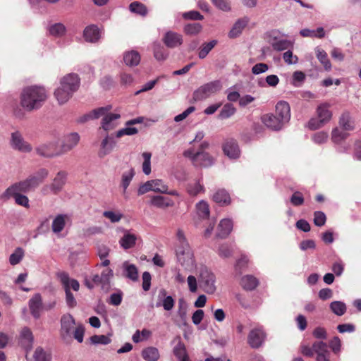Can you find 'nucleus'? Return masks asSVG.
<instances>
[{
	"label": "nucleus",
	"instance_id": "obj_10",
	"mask_svg": "<svg viewBox=\"0 0 361 361\" xmlns=\"http://www.w3.org/2000/svg\"><path fill=\"white\" fill-rule=\"evenodd\" d=\"M274 50L277 51H281L288 50L293 46V42L290 40L281 38L279 36V33L276 30H273L270 34L269 41Z\"/></svg>",
	"mask_w": 361,
	"mask_h": 361
},
{
	"label": "nucleus",
	"instance_id": "obj_53",
	"mask_svg": "<svg viewBox=\"0 0 361 361\" xmlns=\"http://www.w3.org/2000/svg\"><path fill=\"white\" fill-rule=\"evenodd\" d=\"M173 354L180 361L188 359L185 347L184 344L180 341H179L178 343L174 347Z\"/></svg>",
	"mask_w": 361,
	"mask_h": 361
},
{
	"label": "nucleus",
	"instance_id": "obj_31",
	"mask_svg": "<svg viewBox=\"0 0 361 361\" xmlns=\"http://www.w3.org/2000/svg\"><path fill=\"white\" fill-rule=\"evenodd\" d=\"M33 339V335L30 329L27 327H24L20 332V342L27 351L32 348Z\"/></svg>",
	"mask_w": 361,
	"mask_h": 361
},
{
	"label": "nucleus",
	"instance_id": "obj_21",
	"mask_svg": "<svg viewBox=\"0 0 361 361\" xmlns=\"http://www.w3.org/2000/svg\"><path fill=\"white\" fill-rule=\"evenodd\" d=\"M80 137L78 133H71L66 135L63 140L61 145V152L62 154L71 151L77 146L80 141Z\"/></svg>",
	"mask_w": 361,
	"mask_h": 361
},
{
	"label": "nucleus",
	"instance_id": "obj_63",
	"mask_svg": "<svg viewBox=\"0 0 361 361\" xmlns=\"http://www.w3.org/2000/svg\"><path fill=\"white\" fill-rule=\"evenodd\" d=\"M314 353L317 355L326 354L330 351L328 350V345L324 341H316L313 343Z\"/></svg>",
	"mask_w": 361,
	"mask_h": 361
},
{
	"label": "nucleus",
	"instance_id": "obj_1",
	"mask_svg": "<svg viewBox=\"0 0 361 361\" xmlns=\"http://www.w3.org/2000/svg\"><path fill=\"white\" fill-rule=\"evenodd\" d=\"M47 92L43 87L34 85L23 89L20 95V104L27 111L40 108L47 99Z\"/></svg>",
	"mask_w": 361,
	"mask_h": 361
},
{
	"label": "nucleus",
	"instance_id": "obj_40",
	"mask_svg": "<svg viewBox=\"0 0 361 361\" xmlns=\"http://www.w3.org/2000/svg\"><path fill=\"white\" fill-rule=\"evenodd\" d=\"M142 357L146 361H157L160 355L157 348L147 347L142 350Z\"/></svg>",
	"mask_w": 361,
	"mask_h": 361
},
{
	"label": "nucleus",
	"instance_id": "obj_43",
	"mask_svg": "<svg viewBox=\"0 0 361 361\" xmlns=\"http://www.w3.org/2000/svg\"><path fill=\"white\" fill-rule=\"evenodd\" d=\"M300 34L304 37L323 38L325 35V32L322 27H319L316 30H311L308 28L302 29L300 31Z\"/></svg>",
	"mask_w": 361,
	"mask_h": 361
},
{
	"label": "nucleus",
	"instance_id": "obj_25",
	"mask_svg": "<svg viewBox=\"0 0 361 361\" xmlns=\"http://www.w3.org/2000/svg\"><path fill=\"white\" fill-rule=\"evenodd\" d=\"M120 118L121 115L119 114L108 113L102 119V128L106 132L114 129L117 126L116 121Z\"/></svg>",
	"mask_w": 361,
	"mask_h": 361
},
{
	"label": "nucleus",
	"instance_id": "obj_16",
	"mask_svg": "<svg viewBox=\"0 0 361 361\" xmlns=\"http://www.w3.org/2000/svg\"><path fill=\"white\" fill-rule=\"evenodd\" d=\"M116 147V141L113 135H106L102 140L98 156L104 158L113 152Z\"/></svg>",
	"mask_w": 361,
	"mask_h": 361
},
{
	"label": "nucleus",
	"instance_id": "obj_9",
	"mask_svg": "<svg viewBox=\"0 0 361 361\" xmlns=\"http://www.w3.org/2000/svg\"><path fill=\"white\" fill-rule=\"evenodd\" d=\"M267 338V334L262 327L252 329L247 336V343L252 348L257 349L262 346Z\"/></svg>",
	"mask_w": 361,
	"mask_h": 361
},
{
	"label": "nucleus",
	"instance_id": "obj_11",
	"mask_svg": "<svg viewBox=\"0 0 361 361\" xmlns=\"http://www.w3.org/2000/svg\"><path fill=\"white\" fill-rule=\"evenodd\" d=\"M222 149L224 154L230 159L236 160L241 154L238 143L234 139L226 140L222 146Z\"/></svg>",
	"mask_w": 361,
	"mask_h": 361
},
{
	"label": "nucleus",
	"instance_id": "obj_58",
	"mask_svg": "<svg viewBox=\"0 0 361 361\" xmlns=\"http://www.w3.org/2000/svg\"><path fill=\"white\" fill-rule=\"evenodd\" d=\"M202 26L200 23H188L184 27V32L188 35H196L200 32Z\"/></svg>",
	"mask_w": 361,
	"mask_h": 361
},
{
	"label": "nucleus",
	"instance_id": "obj_5",
	"mask_svg": "<svg viewBox=\"0 0 361 361\" xmlns=\"http://www.w3.org/2000/svg\"><path fill=\"white\" fill-rule=\"evenodd\" d=\"M57 140L47 141L36 147L37 154L45 158H53L62 155L61 149H58Z\"/></svg>",
	"mask_w": 361,
	"mask_h": 361
},
{
	"label": "nucleus",
	"instance_id": "obj_29",
	"mask_svg": "<svg viewBox=\"0 0 361 361\" xmlns=\"http://www.w3.org/2000/svg\"><path fill=\"white\" fill-rule=\"evenodd\" d=\"M232 229V221L230 219H224L218 225L216 236L220 238H225L230 234Z\"/></svg>",
	"mask_w": 361,
	"mask_h": 361
},
{
	"label": "nucleus",
	"instance_id": "obj_34",
	"mask_svg": "<svg viewBox=\"0 0 361 361\" xmlns=\"http://www.w3.org/2000/svg\"><path fill=\"white\" fill-rule=\"evenodd\" d=\"M259 280L253 275L247 274L241 278L240 285L246 290H253L259 285Z\"/></svg>",
	"mask_w": 361,
	"mask_h": 361
},
{
	"label": "nucleus",
	"instance_id": "obj_32",
	"mask_svg": "<svg viewBox=\"0 0 361 361\" xmlns=\"http://www.w3.org/2000/svg\"><path fill=\"white\" fill-rule=\"evenodd\" d=\"M213 164V159L209 153L202 151H197V156L194 164L195 166L209 167Z\"/></svg>",
	"mask_w": 361,
	"mask_h": 361
},
{
	"label": "nucleus",
	"instance_id": "obj_36",
	"mask_svg": "<svg viewBox=\"0 0 361 361\" xmlns=\"http://www.w3.org/2000/svg\"><path fill=\"white\" fill-rule=\"evenodd\" d=\"M137 236L135 234L126 231L120 239L119 243L124 250L132 248L136 243Z\"/></svg>",
	"mask_w": 361,
	"mask_h": 361
},
{
	"label": "nucleus",
	"instance_id": "obj_18",
	"mask_svg": "<svg viewBox=\"0 0 361 361\" xmlns=\"http://www.w3.org/2000/svg\"><path fill=\"white\" fill-rule=\"evenodd\" d=\"M30 314L35 319H39L43 310L42 298L39 293H35L28 302Z\"/></svg>",
	"mask_w": 361,
	"mask_h": 361
},
{
	"label": "nucleus",
	"instance_id": "obj_12",
	"mask_svg": "<svg viewBox=\"0 0 361 361\" xmlns=\"http://www.w3.org/2000/svg\"><path fill=\"white\" fill-rule=\"evenodd\" d=\"M75 324V319L71 314H63L61 317V335L63 339L71 337Z\"/></svg>",
	"mask_w": 361,
	"mask_h": 361
},
{
	"label": "nucleus",
	"instance_id": "obj_22",
	"mask_svg": "<svg viewBox=\"0 0 361 361\" xmlns=\"http://www.w3.org/2000/svg\"><path fill=\"white\" fill-rule=\"evenodd\" d=\"M11 186L13 190L17 188L23 193H27L30 191L35 190L39 185L36 183V180L30 175L26 179L16 182L12 184Z\"/></svg>",
	"mask_w": 361,
	"mask_h": 361
},
{
	"label": "nucleus",
	"instance_id": "obj_48",
	"mask_svg": "<svg viewBox=\"0 0 361 361\" xmlns=\"http://www.w3.org/2000/svg\"><path fill=\"white\" fill-rule=\"evenodd\" d=\"M166 291L164 289H161L159 291V298L164 297L161 305L163 306V307L165 310L170 311L174 307L175 300L172 298V296H171V295L166 296Z\"/></svg>",
	"mask_w": 361,
	"mask_h": 361
},
{
	"label": "nucleus",
	"instance_id": "obj_7",
	"mask_svg": "<svg viewBox=\"0 0 361 361\" xmlns=\"http://www.w3.org/2000/svg\"><path fill=\"white\" fill-rule=\"evenodd\" d=\"M25 193L22 192L21 190H18V189L13 190L12 189V186L10 185L1 195V198L3 200H9L11 198H13L16 204L18 205L29 207V199L28 197L24 195Z\"/></svg>",
	"mask_w": 361,
	"mask_h": 361
},
{
	"label": "nucleus",
	"instance_id": "obj_50",
	"mask_svg": "<svg viewBox=\"0 0 361 361\" xmlns=\"http://www.w3.org/2000/svg\"><path fill=\"white\" fill-rule=\"evenodd\" d=\"M25 251L22 247H18L16 248L14 252L9 257V263L12 266L19 264L23 259Z\"/></svg>",
	"mask_w": 361,
	"mask_h": 361
},
{
	"label": "nucleus",
	"instance_id": "obj_3",
	"mask_svg": "<svg viewBox=\"0 0 361 361\" xmlns=\"http://www.w3.org/2000/svg\"><path fill=\"white\" fill-rule=\"evenodd\" d=\"M330 107L331 105L327 102L319 104L316 109L317 116L310 118L307 125V128L311 130H315L328 123L332 118Z\"/></svg>",
	"mask_w": 361,
	"mask_h": 361
},
{
	"label": "nucleus",
	"instance_id": "obj_52",
	"mask_svg": "<svg viewBox=\"0 0 361 361\" xmlns=\"http://www.w3.org/2000/svg\"><path fill=\"white\" fill-rule=\"evenodd\" d=\"M129 9L132 13L140 16H145L147 13V7L140 1H133L129 6Z\"/></svg>",
	"mask_w": 361,
	"mask_h": 361
},
{
	"label": "nucleus",
	"instance_id": "obj_30",
	"mask_svg": "<svg viewBox=\"0 0 361 361\" xmlns=\"http://www.w3.org/2000/svg\"><path fill=\"white\" fill-rule=\"evenodd\" d=\"M66 27L61 23H50L47 26V32L50 36L55 38H61L66 33Z\"/></svg>",
	"mask_w": 361,
	"mask_h": 361
},
{
	"label": "nucleus",
	"instance_id": "obj_2",
	"mask_svg": "<svg viewBox=\"0 0 361 361\" xmlns=\"http://www.w3.org/2000/svg\"><path fill=\"white\" fill-rule=\"evenodd\" d=\"M177 238L178 243L175 249L177 262L185 269L190 270L195 267L193 251L181 230L178 231Z\"/></svg>",
	"mask_w": 361,
	"mask_h": 361
},
{
	"label": "nucleus",
	"instance_id": "obj_61",
	"mask_svg": "<svg viewBox=\"0 0 361 361\" xmlns=\"http://www.w3.org/2000/svg\"><path fill=\"white\" fill-rule=\"evenodd\" d=\"M290 202L294 207L302 206L305 202L303 194L300 191H295L290 197Z\"/></svg>",
	"mask_w": 361,
	"mask_h": 361
},
{
	"label": "nucleus",
	"instance_id": "obj_57",
	"mask_svg": "<svg viewBox=\"0 0 361 361\" xmlns=\"http://www.w3.org/2000/svg\"><path fill=\"white\" fill-rule=\"evenodd\" d=\"M34 361H51V355L42 348L37 347L33 355Z\"/></svg>",
	"mask_w": 361,
	"mask_h": 361
},
{
	"label": "nucleus",
	"instance_id": "obj_41",
	"mask_svg": "<svg viewBox=\"0 0 361 361\" xmlns=\"http://www.w3.org/2000/svg\"><path fill=\"white\" fill-rule=\"evenodd\" d=\"M173 202L167 197L156 195L151 199V204L158 208H166L172 206Z\"/></svg>",
	"mask_w": 361,
	"mask_h": 361
},
{
	"label": "nucleus",
	"instance_id": "obj_28",
	"mask_svg": "<svg viewBox=\"0 0 361 361\" xmlns=\"http://www.w3.org/2000/svg\"><path fill=\"white\" fill-rule=\"evenodd\" d=\"M212 200L222 207L227 206L231 202L230 195L225 189H218L215 191L212 195Z\"/></svg>",
	"mask_w": 361,
	"mask_h": 361
},
{
	"label": "nucleus",
	"instance_id": "obj_13",
	"mask_svg": "<svg viewBox=\"0 0 361 361\" xmlns=\"http://www.w3.org/2000/svg\"><path fill=\"white\" fill-rule=\"evenodd\" d=\"M162 42L166 47L169 49H175L183 44V39L182 35L173 32L167 31L162 37Z\"/></svg>",
	"mask_w": 361,
	"mask_h": 361
},
{
	"label": "nucleus",
	"instance_id": "obj_59",
	"mask_svg": "<svg viewBox=\"0 0 361 361\" xmlns=\"http://www.w3.org/2000/svg\"><path fill=\"white\" fill-rule=\"evenodd\" d=\"M335 355H338L341 351L342 343L338 336H334L327 344Z\"/></svg>",
	"mask_w": 361,
	"mask_h": 361
},
{
	"label": "nucleus",
	"instance_id": "obj_55",
	"mask_svg": "<svg viewBox=\"0 0 361 361\" xmlns=\"http://www.w3.org/2000/svg\"><path fill=\"white\" fill-rule=\"evenodd\" d=\"M53 1H30V7L35 13H44L47 11L48 3Z\"/></svg>",
	"mask_w": 361,
	"mask_h": 361
},
{
	"label": "nucleus",
	"instance_id": "obj_47",
	"mask_svg": "<svg viewBox=\"0 0 361 361\" xmlns=\"http://www.w3.org/2000/svg\"><path fill=\"white\" fill-rule=\"evenodd\" d=\"M135 174V173L133 168H130L128 171H124L122 173L121 186L123 188V192H126Z\"/></svg>",
	"mask_w": 361,
	"mask_h": 361
},
{
	"label": "nucleus",
	"instance_id": "obj_44",
	"mask_svg": "<svg viewBox=\"0 0 361 361\" xmlns=\"http://www.w3.org/2000/svg\"><path fill=\"white\" fill-rule=\"evenodd\" d=\"M236 112V109L231 103L225 104L219 114V119H227L231 117Z\"/></svg>",
	"mask_w": 361,
	"mask_h": 361
},
{
	"label": "nucleus",
	"instance_id": "obj_19",
	"mask_svg": "<svg viewBox=\"0 0 361 361\" xmlns=\"http://www.w3.org/2000/svg\"><path fill=\"white\" fill-rule=\"evenodd\" d=\"M262 121L268 128L274 131L281 130L285 125L275 114L263 115Z\"/></svg>",
	"mask_w": 361,
	"mask_h": 361
},
{
	"label": "nucleus",
	"instance_id": "obj_33",
	"mask_svg": "<svg viewBox=\"0 0 361 361\" xmlns=\"http://www.w3.org/2000/svg\"><path fill=\"white\" fill-rule=\"evenodd\" d=\"M73 95V93L61 85L54 91V96L59 104L66 103Z\"/></svg>",
	"mask_w": 361,
	"mask_h": 361
},
{
	"label": "nucleus",
	"instance_id": "obj_20",
	"mask_svg": "<svg viewBox=\"0 0 361 361\" xmlns=\"http://www.w3.org/2000/svg\"><path fill=\"white\" fill-rule=\"evenodd\" d=\"M67 177L68 173L65 171H59L56 173L51 184L49 185V188L52 193L57 195L63 190L66 183Z\"/></svg>",
	"mask_w": 361,
	"mask_h": 361
},
{
	"label": "nucleus",
	"instance_id": "obj_8",
	"mask_svg": "<svg viewBox=\"0 0 361 361\" xmlns=\"http://www.w3.org/2000/svg\"><path fill=\"white\" fill-rule=\"evenodd\" d=\"M149 191L162 193L166 192V185L160 179L150 180L140 185L137 194L142 195Z\"/></svg>",
	"mask_w": 361,
	"mask_h": 361
},
{
	"label": "nucleus",
	"instance_id": "obj_46",
	"mask_svg": "<svg viewBox=\"0 0 361 361\" xmlns=\"http://www.w3.org/2000/svg\"><path fill=\"white\" fill-rule=\"evenodd\" d=\"M102 289L108 290L110 286V280L114 276V271L111 269H106L101 273Z\"/></svg>",
	"mask_w": 361,
	"mask_h": 361
},
{
	"label": "nucleus",
	"instance_id": "obj_64",
	"mask_svg": "<svg viewBox=\"0 0 361 361\" xmlns=\"http://www.w3.org/2000/svg\"><path fill=\"white\" fill-rule=\"evenodd\" d=\"M90 340L94 345H107L111 342V338L106 335H94L90 338Z\"/></svg>",
	"mask_w": 361,
	"mask_h": 361
},
{
	"label": "nucleus",
	"instance_id": "obj_15",
	"mask_svg": "<svg viewBox=\"0 0 361 361\" xmlns=\"http://www.w3.org/2000/svg\"><path fill=\"white\" fill-rule=\"evenodd\" d=\"M11 145L13 149L23 152H30L32 150L31 145L24 140L19 131L11 133Z\"/></svg>",
	"mask_w": 361,
	"mask_h": 361
},
{
	"label": "nucleus",
	"instance_id": "obj_17",
	"mask_svg": "<svg viewBox=\"0 0 361 361\" xmlns=\"http://www.w3.org/2000/svg\"><path fill=\"white\" fill-rule=\"evenodd\" d=\"M278 118L284 123L289 122L290 119V107L286 101H279L275 106V113Z\"/></svg>",
	"mask_w": 361,
	"mask_h": 361
},
{
	"label": "nucleus",
	"instance_id": "obj_26",
	"mask_svg": "<svg viewBox=\"0 0 361 361\" xmlns=\"http://www.w3.org/2000/svg\"><path fill=\"white\" fill-rule=\"evenodd\" d=\"M123 276L132 281L138 280V270L137 267L130 264L128 261H125L122 264Z\"/></svg>",
	"mask_w": 361,
	"mask_h": 361
},
{
	"label": "nucleus",
	"instance_id": "obj_54",
	"mask_svg": "<svg viewBox=\"0 0 361 361\" xmlns=\"http://www.w3.org/2000/svg\"><path fill=\"white\" fill-rule=\"evenodd\" d=\"M196 209L198 215L202 219H207L209 216V208L207 202L204 200L200 201L196 204Z\"/></svg>",
	"mask_w": 361,
	"mask_h": 361
},
{
	"label": "nucleus",
	"instance_id": "obj_27",
	"mask_svg": "<svg viewBox=\"0 0 361 361\" xmlns=\"http://www.w3.org/2000/svg\"><path fill=\"white\" fill-rule=\"evenodd\" d=\"M249 20L250 19L247 17H244L237 20L228 32L229 38L234 39L240 36L243 29L249 23Z\"/></svg>",
	"mask_w": 361,
	"mask_h": 361
},
{
	"label": "nucleus",
	"instance_id": "obj_37",
	"mask_svg": "<svg viewBox=\"0 0 361 361\" xmlns=\"http://www.w3.org/2000/svg\"><path fill=\"white\" fill-rule=\"evenodd\" d=\"M123 61L128 66H136L140 61V56L135 50L126 51L123 54Z\"/></svg>",
	"mask_w": 361,
	"mask_h": 361
},
{
	"label": "nucleus",
	"instance_id": "obj_14",
	"mask_svg": "<svg viewBox=\"0 0 361 361\" xmlns=\"http://www.w3.org/2000/svg\"><path fill=\"white\" fill-rule=\"evenodd\" d=\"M60 85L74 94L80 87V78L76 73H68L61 79Z\"/></svg>",
	"mask_w": 361,
	"mask_h": 361
},
{
	"label": "nucleus",
	"instance_id": "obj_42",
	"mask_svg": "<svg viewBox=\"0 0 361 361\" xmlns=\"http://www.w3.org/2000/svg\"><path fill=\"white\" fill-rule=\"evenodd\" d=\"M218 44L216 39H212L208 42H204L202 44L198 52V57L200 59H204L207 57L209 53Z\"/></svg>",
	"mask_w": 361,
	"mask_h": 361
},
{
	"label": "nucleus",
	"instance_id": "obj_23",
	"mask_svg": "<svg viewBox=\"0 0 361 361\" xmlns=\"http://www.w3.org/2000/svg\"><path fill=\"white\" fill-rule=\"evenodd\" d=\"M83 37L88 42L95 43L101 37V30L95 25H88L83 31Z\"/></svg>",
	"mask_w": 361,
	"mask_h": 361
},
{
	"label": "nucleus",
	"instance_id": "obj_4",
	"mask_svg": "<svg viewBox=\"0 0 361 361\" xmlns=\"http://www.w3.org/2000/svg\"><path fill=\"white\" fill-rule=\"evenodd\" d=\"M222 88V83L219 80H215L205 83L193 92L192 99L195 102L205 100L212 94L219 92Z\"/></svg>",
	"mask_w": 361,
	"mask_h": 361
},
{
	"label": "nucleus",
	"instance_id": "obj_45",
	"mask_svg": "<svg viewBox=\"0 0 361 361\" xmlns=\"http://www.w3.org/2000/svg\"><path fill=\"white\" fill-rule=\"evenodd\" d=\"M347 130H343V129H339L338 128H335L333 129L331 133V140L332 142L336 145H339L342 141L345 140L349 135V133L346 132Z\"/></svg>",
	"mask_w": 361,
	"mask_h": 361
},
{
	"label": "nucleus",
	"instance_id": "obj_51",
	"mask_svg": "<svg viewBox=\"0 0 361 361\" xmlns=\"http://www.w3.org/2000/svg\"><path fill=\"white\" fill-rule=\"evenodd\" d=\"M339 126L343 130H352L354 128L348 113H343L339 119Z\"/></svg>",
	"mask_w": 361,
	"mask_h": 361
},
{
	"label": "nucleus",
	"instance_id": "obj_24",
	"mask_svg": "<svg viewBox=\"0 0 361 361\" xmlns=\"http://www.w3.org/2000/svg\"><path fill=\"white\" fill-rule=\"evenodd\" d=\"M57 277L60 280L63 288L68 286V289H73L74 291H78L80 288L79 282L74 279H71L69 274L65 271H61L57 273Z\"/></svg>",
	"mask_w": 361,
	"mask_h": 361
},
{
	"label": "nucleus",
	"instance_id": "obj_39",
	"mask_svg": "<svg viewBox=\"0 0 361 361\" xmlns=\"http://www.w3.org/2000/svg\"><path fill=\"white\" fill-rule=\"evenodd\" d=\"M154 56L159 61H166L169 55L167 49L161 44H155L153 48Z\"/></svg>",
	"mask_w": 361,
	"mask_h": 361
},
{
	"label": "nucleus",
	"instance_id": "obj_62",
	"mask_svg": "<svg viewBox=\"0 0 361 361\" xmlns=\"http://www.w3.org/2000/svg\"><path fill=\"white\" fill-rule=\"evenodd\" d=\"M306 78L305 74L300 71H295L293 74V78L291 81V84L296 87H300L302 86V82L305 81Z\"/></svg>",
	"mask_w": 361,
	"mask_h": 361
},
{
	"label": "nucleus",
	"instance_id": "obj_49",
	"mask_svg": "<svg viewBox=\"0 0 361 361\" xmlns=\"http://www.w3.org/2000/svg\"><path fill=\"white\" fill-rule=\"evenodd\" d=\"M317 58L319 62L324 66L326 71H330L331 69V63L328 58L326 52L321 49L316 50Z\"/></svg>",
	"mask_w": 361,
	"mask_h": 361
},
{
	"label": "nucleus",
	"instance_id": "obj_60",
	"mask_svg": "<svg viewBox=\"0 0 361 361\" xmlns=\"http://www.w3.org/2000/svg\"><path fill=\"white\" fill-rule=\"evenodd\" d=\"M204 186L197 181L194 183H190L187 186V191L190 196L195 197L199 193L204 192Z\"/></svg>",
	"mask_w": 361,
	"mask_h": 361
},
{
	"label": "nucleus",
	"instance_id": "obj_6",
	"mask_svg": "<svg viewBox=\"0 0 361 361\" xmlns=\"http://www.w3.org/2000/svg\"><path fill=\"white\" fill-rule=\"evenodd\" d=\"M200 282L202 288L205 293L213 294L216 291L215 275L206 267L202 268L200 271Z\"/></svg>",
	"mask_w": 361,
	"mask_h": 361
},
{
	"label": "nucleus",
	"instance_id": "obj_38",
	"mask_svg": "<svg viewBox=\"0 0 361 361\" xmlns=\"http://www.w3.org/2000/svg\"><path fill=\"white\" fill-rule=\"evenodd\" d=\"M329 309L335 315L341 317L345 314L347 306L343 301L334 300L329 304Z\"/></svg>",
	"mask_w": 361,
	"mask_h": 361
},
{
	"label": "nucleus",
	"instance_id": "obj_35",
	"mask_svg": "<svg viewBox=\"0 0 361 361\" xmlns=\"http://www.w3.org/2000/svg\"><path fill=\"white\" fill-rule=\"evenodd\" d=\"M69 219L68 214H58L52 221L51 228L54 233H59L63 231L66 221Z\"/></svg>",
	"mask_w": 361,
	"mask_h": 361
},
{
	"label": "nucleus",
	"instance_id": "obj_56",
	"mask_svg": "<svg viewBox=\"0 0 361 361\" xmlns=\"http://www.w3.org/2000/svg\"><path fill=\"white\" fill-rule=\"evenodd\" d=\"M123 297V293L120 289H116V292L111 293L107 300V302L114 306L121 305Z\"/></svg>",
	"mask_w": 361,
	"mask_h": 361
}]
</instances>
